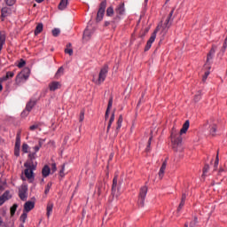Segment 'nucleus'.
<instances>
[{
	"label": "nucleus",
	"mask_w": 227,
	"mask_h": 227,
	"mask_svg": "<svg viewBox=\"0 0 227 227\" xmlns=\"http://www.w3.org/2000/svg\"><path fill=\"white\" fill-rule=\"evenodd\" d=\"M189 121H185V122L183 124L180 133H178V130L176 129L175 127L172 128L170 133V140L172 143V149L174 150V152H184V147L182 146V134L187 133V130H189Z\"/></svg>",
	"instance_id": "obj_1"
},
{
	"label": "nucleus",
	"mask_w": 227,
	"mask_h": 227,
	"mask_svg": "<svg viewBox=\"0 0 227 227\" xmlns=\"http://www.w3.org/2000/svg\"><path fill=\"white\" fill-rule=\"evenodd\" d=\"M36 153H32L28 154L29 160L24 163V166L26 167L25 169V176L28 180H31L32 178H35V173L34 171L36 169V163L33 162L35 159Z\"/></svg>",
	"instance_id": "obj_2"
},
{
	"label": "nucleus",
	"mask_w": 227,
	"mask_h": 227,
	"mask_svg": "<svg viewBox=\"0 0 227 227\" xmlns=\"http://www.w3.org/2000/svg\"><path fill=\"white\" fill-rule=\"evenodd\" d=\"M109 72V66L105 65L99 71L98 78L95 80V78L92 80L95 84L98 86H100L104 81H106V77H107V73Z\"/></svg>",
	"instance_id": "obj_3"
},
{
	"label": "nucleus",
	"mask_w": 227,
	"mask_h": 227,
	"mask_svg": "<svg viewBox=\"0 0 227 227\" xmlns=\"http://www.w3.org/2000/svg\"><path fill=\"white\" fill-rule=\"evenodd\" d=\"M115 13L116 16L114 18L113 21L114 24H118L120 20H121V15H125V4L121 3L117 7L115 8Z\"/></svg>",
	"instance_id": "obj_4"
},
{
	"label": "nucleus",
	"mask_w": 227,
	"mask_h": 227,
	"mask_svg": "<svg viewBox=\"0 0 227 227\" xmlns=\"http://www.w3.org/2000/svg\"><path fill=\"white\" fill-rule=\"evenodd\" d=\"M146 194H148V186L144 185L140 188L138 194L137 205L138 207H145V200H146Z\"/></svg>",
	"instance_id": "obj_5"
},
{
	"label": "nucleus",
	"mask_w": 227,
	"mask_h": 227,
	"mask_svg": "<svg viewBox=\"0 0 227 227\" xmlns=\"http://www.w3.org/2000/svg\"><path fill=\"white\" fill-rule=\"evenodd\" d=\"M106 8H107V1L104 0L99 4V9L98 11L97 18H96L97 22H100V20L104 19V15L106 13Z\"/></svg>",
	"instance_id": "obj_6"
},
{
	"label": "nucleus",
	"mask_w": 227,
	"mask_h": 227,
	"mask_svg": "<svg viewBox=\"0 0 227 227\" xmlns=\"http://www.w3.org/2000/svg\"><path fill=\"white\" fill-rule=\"evenodd\" d=\"M31 74V69H29V67H25L22 69V71L17 74L16 76V81L20 82V81H22V79H24V81H27V79H29V75Z\"/></svg>",
	"instance_id": "obj_7"
},
{
	"label": "nucleus",
	"mask_w": 227,
	"mask_h": 227,
	"mask_svg": "<svg viewBox=\"0 0 227 227\" xmlns=\"http://www.w3.org/2000/svg\"><path fill=\"white\" fill-rule=\"evenodd\" d=\"M38 103V99H30L26 106V109L22 112V116H24V114H29V113H31V111H33V107H35V106H36V104Z\"/></svg>",
	"instance_id": "obj_8"
},
{
	"label": "nucleus",
	"mask_w": 227,
	"mask_h": 227,
	"mask_svg": "<svg viewBox=\"0 0 227 227\" xmlns=\"http://www.w3.org/2000/svg\"><path fill=\"white\" fill-rule=\"evenodd\" d=\"M19 198L21 201H26L27 200V185L23 184L19 189Z\"/></svg>",
	"instance_id": "obj_9"
},
{
	"label": "nucleus",
	"mask_w": 227,
	"mask_h": 227,
	"mask_svg": "<svg viewBox=\"0 0 227 227\" xmlns=\"http://www.w3.org/2000/svg\"><path fill=\"white\" fill-rule=\"evenodd\" d=\"M14 155L16 157H19L20 155V132L17 133V136H16Z\"/></svg>",
	"instance_id": "obj_10"
},
{
	"label": "nucleus",
	"mask_w": 227,
	"mask_h": 227,
	"mask_svg": "<svg viewBox=\"0 0 227 227\" xmlns=\"http://www.w3.org/2000/svg\"><path fill=\"white\" fill-rule=\"evenodd\" d=\"M122 123H123V115L121 114L116 122V129L114 132V137H116V136H118V132H120V129H121Z\"/></svg>",
	"instance_id": "obj_11"
},
{
	"label": "nucleus",
	"mask_w": 227,
	"mask_h": 227,
	"mask_svg": "<svg viewBox=\"0 0 227 227\" xmlns=\"http://www.w3.org/2000/svg\"><path fill=\"white\" fill-rule=\"evenodd\" d=\"M167 166H168V161L167 160L163 161V163L160 168L159 174H158L160 180H162V178H164V173H166Z\"/></svg>",
	"instance_id": "obj_12"
},
{
	"label": "nucleus",
	"mask_w": 227,
	"mask_h": 227,
	"mask_svg": "<svg viewBox=\"0 0 227 227\" xmlns=\"http://www.w3.org/2000/svg\"><path fill=\"white\" fill-rule=\"evenodd\" d=\"M33 208H35V202L34 201H27L24 204V212H31L33 210Z\"/></svg>",
	"instance_id": "obj_13"
},
{
	"label": "nucleus",
	"mask_w": 227,
	"mask_h": 227,
	"mask_svg": "<svg viewBox=\"0 0 227 227\" xmlns=\"http://www.w3.org/2000/svg\"><path fill=\"white\" fill-rule=\"evenodd\" d=\"M50 91H56V90H59L61 88V82H52L49 84Z\"/></svg>",
	"instance_id": "obj_14"
},
{
	"label": "nucleus",
	"mask_w": 227,
	"mask_h": 227,
	"mask_svg": "<svg viewBox=\"0 0 227 227\" xmlns=\"http://www.w3.org/2000/svg\"><path fill=\"white\" fill-rule=\"evenodd\" d=\"M118 188V176H114L113 179L112 184V195L114 196L116 194V189Z\"/></svg>",
	"instance_id": "obj_15"
},
{
	"label": "nucleus",
	"mask_w": 227,
	"mask_h": 227,
	"mask_svg": "<svg viewBox=\"0 0 227 227\" xmlns=\"http://www.w3.org/2000/svg\"><path fill=\"white\" fill-rule=\"evenodd\" d=\"M155 42V34L152 35L151 37L149 38V40L147 41V43L145 47V51L146 52V51H150V49H152V43H153Z\"/></svg>",
	"instance_id": "obj_16"
},
{
	"label": "nucleus",
	"mask_w": 227,
	"mask_h": 227,
	"mask_svg": "<svg viewBox=\"0 0 227 227\" xmlns=\"http://www.w3.org/2000/svg\"><path fill=\"white\" fill-rule=\"evenodd\" d=\"M112 107H113V98H110L108 101L107 108L105 114L106 121H107V120L109 119V112L111 111Z\"/></svg>",
	"instance_id": "obj_17"
},
{
	"label": "nucleus",
	"mask_w": 227,
	"mask_h": 227,
	"mask_svg": "<svg viewBox=\"0 0 227 227\" xmlns=\"http://www.w3.org/2000/svg\"><path fill=\"white\" fill-rule=\"evenodd\" d=\"M215 54V46H212L211 50L207 55V63H210V60L213 59L214 55Z\"/></svg>",
	"instance_id": "obj_18"
},
{
	"label": "nucleus",
	"mask_w": 227,
	"mask_h": 227,
	"mask_svg": "<svg viewBox=\"0 0 227 227\" xmlns=\"http://www.w3.org/2000/svg\"><path fill=\"white\" fill-rule=\"evenodd\" d=\"M187 200V194L183 193L181 197V202L177 207V212H180L182 208H184V205H185V200Z\"/></svg>",
	"instance_id": "obj_19"
},
{
	"label": "nucleus",
	"mask_w": 227,
	"mask_h": 227,
	"mask_svg": "<svg viewBox=\"0 0 227 227\" xmlns=\"http://www.w3.org/2000/svg\"><path fill=\"white\" fill-rule=\"evenodd\" d=\"M42 175H43V178H47V176H49V175H51V168L49 167V165H45L43 168Z\"/></svg>",
	"instance_id": "obj_20"
},
{
	"label": "nucleus",
	"mask_w": 227,
	"mask_h": 227,
	"mask_svg": "<svg viewBox=\"0 0 227 227\" xmlns=\"http://www.w3.org/2000/svg\"><path fill=\"white\" fill-rule=\"evenodd\" d=\"M6 43V35L4 33L0 32V52L3 51V44Z\"/></svg>",
	"instance_id": "obj_21"
},
{
	"label": "nucleus",
	"mask_w": 227,
	"mask_h": 227,
	"mask_svg": "<svg viewBox=\"0 0 227 227\" xmlns=\"http://www.w3.org/2000/svg\"><path fill=\"white\" fill-rule=\"evenodd\" d=\"M114 121V112L112 113L111 117L109 119L107 129H106V134H109V130L111 129V126L113 125Z\"/></svg>",
	"instance_id": "obj_22"
},
{
	"label": "nucleus",
	"mask_w": 227,
	"mask_h": 227,
	"mask_svg": "<svg viewBox=\"0 0 227 227\" xmlns=\"http://www.w3.org/2000/svg\"><path fill=\"white\" fill-rule=\"evenodd\" d=\"M72 43H67V48L64 50L65 54H68L69 56H73L74 55V50L72 48Z\"/></svg>",
	"instance_id": "obj_23"
},
{
	"label": "nucleus",
	"mask_w": 227,
	"mask_h": 227,
	"mask_svg": "<svg viewBox=\"0 0 227 227\" xmlns=\"http://www.w3.org/2000/svg\"><path fill=\"white\" fill-rule=\"evenodd\" d=\"M67 6H68V0H61L59 4V10H66Z\"/></svg>",
	"instance_id": "obj_24"
},
{
	"label": "nucleus",
	"mask_w": 227,
	"mask_h": 227,
	"mask_svg": "<svg viewBox=\"0 0 227 227\" xmlns=\"http://www.w3.org/2000/svg\"><path fill=\"white\" fill-rule=\"evenodd\" d=\"M42 31H43V24L38 23L35 30V35L37 36V35H40Z\"/></svg>",
	"instance_id": "obj_25"
},
{
	"label": "nucleus",
	"mask_w": 227,
	"mask_h": 227,
	"mask_svg": "<svg viewBox=\"0 0 227 227\" xmlns=\"http://www.w3.org/2000/svg\"><path fill=\"white\" fill-rule=\"evenodd\" d=\"M63 74H65V68L63 67H60L55 74V79H59V77H61Z\"/></svg>",
	"instance_id": "obj_26"
},
{
	"label": "nucleus",
	"mask_w": 227,
	"mask_h": 227,
	"mask_svg": "<svg viewBox=\"0 0 227 227\" xmlns=\"http://www.w3.org/2000/svg\"><path fill=\"white\" fill-rule=\"evenodd\" d=\"M2 199L4 200V202L8 201V200L12 199V195H10V191H5L2 196Z\"/></svg>",
	"instance_id": "obj_27"
},
{
	"label": "nucleus",
	"mask_w": 227,
	"mask_h": 227,
	"mask_svg": "<svg viewBox=\"0 0 227 227\" xmlns=\"http://www.w3.org/2000/svg\"><path fill=\"white\" fill-rule=\"evenodd\" d=\"M52 208H54V205L52 203H49L47 205V207H46V210H47L46 215H47V217H51V214L52 213Z\"/></svg>",
	"instance_id": "obj_28"
},
{
	"label": "nucleus",
	"mask_w": 227,
	"mask_h": 227,
	"mask_svg": "<svg viewBox=\"0 0 227 227\" xmlns=\"http://www.w3.org/2000/svg\"><path fill=\"white\" fill-rule=\"evenodd\" d=\"M215 132H217V124H212L210 126L209 133L211 136H215Z\"/></svg>",
	"instance_id": "obj_29"
},
{
	"label": "nucleus",
	"mask_w": 227,
	"mask_h": 227,
	"mask_svg": "<svg viewBox=\"0 0 227 227\" xmlns=\"http://www.w3.org/2000/svg\"><path fill=\"white\" fill-rule=\"evenodd\" d=\"M42 125H43V123L36 122L34 125L29 127V130H36V129H40V127H42Z\"/></svg>",
	"instance_id": "obj_30"
},
{
	"label": "nucleus",
	"mask_w": 227,
	"mask_h": 227,
	"mask_svg": "<svg viewBox=\"0 0 227 227\" xmlns=\"http://www.w3.org/2000/svg\"><path fill=\"white\" fill-rule=\"evenodd\" d=\"M169 29V26L167 25H161V33H162V36H166V34L168 33Z\"/></svg>",
	"instance_id": "obj_31"
},
{
	"label": "nucleus",
	"mask_w": 227,
	"mask_h": 227,
	"mask_svg": "<svg viewBox=\"0 0 227 227\" xmlns=\"http://www.w3.org/2000/svg\"><path fill=\"white\" fill-rule=\"evenodd\" d=\"M83 38H86V40H90V38H91V32H90L88 28L83 32Z\"/></svg>",
	"instance_id": "obj_32"
},
{
	"label": "nucleus",
	"mask_w": 227,
	"mask_h": 227,
	"mask_svg": "<svg viewBox=\"0 0 227 227\" xmlns=\"http://www.w3.org/2000/svg\"><path fill=\"white\" fill-rule=\"evenodd\" d=\"M106 15L107 17H113V15H114V9L113 7H108L106 9Z\"/></svg>",
	"instance_id": "obj_33"
},
{
	"label": "nucleus",
	"mask_w": 227,
	"mask_h": 227,
	"mask_svg": "<svg viewBox=\"0 0 227 227\" xmlns=\"http://www.w3.org/2000/svg\"><path fill=\"white\" fill-rule=\"evenodd\" d=\"M8 7H4L1 10V17L4 18V17H8Z\"/></svg>",
	"instance_id": "obj_34"
},
{
	"label": "nucleus",
	"mask_w": 227,
	"mask_h": 227,
	"mask_svg": "<svg viewBox=\"0 0 227 227\" xmlns=\"http://www.w3.org/2000/svg\"><path fill=\"white\" fill-rule=\"evenodd\" d=\"M153 132L151 131V137H149V140H148V144H147V147H146V152H150V146L152 145V139H153Z\"/></svg>",
	"instance_id": "obj_35"
},
{
	"label": "nucleus",
	"mask_w": 227,
	"mask_h": 227,
	"mask_svg": "<svg viewBox=\"0 0 227 227\" xmlns=\"http://www.w3.org/2000/svg\"><path fill=\"white\" fill-rule=\"evenodd\" d=\"M13 75H15V73H13V72H7L6 75L2 78V81H8V78L9 77L12 78V77H13Z\"/></svg>",
	"instance_id": "obj_36"
},
{
	"label": "nucleus",
	"mask_w": 227,
	"mask_h": 227,
	"mask_svg": "<svg viewBox=\"0 0 227 227\" xmlns=\"http://www.w3.org/2000/svg\"><path fill=\"white\" fill-rule=\"evenodd\" d=\"M190 227H198V216H194L193 221L190 223Z\"/></svg>",
	"instance_id": "obj_37"
},
{
	"label": "nucleus",
	"mask_w": 227,
	"mask_h": 227,
	"mask_svg": "<svg viewBox=\"0 0 227 227\" xmlns=\"http://www.w3.org/2000/svg\"><path fill=\"white\" fill-rule=\"evenodd\" d=\"M201 100V90H199L198 93L194 96V102H200Z\"/></svg>",
	"instance_id": "obj_38"
},
{
	"label": "nucleus",
	"mask_w": 227,
	"mask_h": 227,
	"mask_svg": "<svg viewBox=\"0 0 227 227\" xmlns=\"http://www.w3.org/2000/svg\"><path fill=\"white\" fill-rule=\"evenodd\" d=\"M19 205L13 204L12 207H11V215H15V212H17Z\"/></svg>",
	"instance_id": "obj_39"
},
{
	"label": "nucleus",
	"mask_w": 227,
	"mask_h": 227,
	"mask_svg": "<svg viewBox=\"0 0 227 227\" xmlns=\"http://www.w3.org/2000/svg\"><path fill=\"white\" fill-rule=\"evenodd\" d=\"M51 187H52V182H49L45 187L44 194H49V191H51Z\"/></svg>",
	"instance_id": "obj_40"
},
{
	"label": "nucleus",
	"mask_w": 227,
	"mask_h": 227,
	"mask_svg": "<svg viewBox=\"0 0 227 227\" xmlns=\"http://www.w3.org/2000/svg\"><path fill=\"white\" fill-rule=\"evenodd\" d=\"M51 33L53 36H59V33H61V30H59V28H54Z\"/></svg>",
	"instance_id": "obj_41"
},
{
	"label": "nucleus",
	"mask_w": 227,
	"mask_h": 227,
	"mask_svg": "<svg viewBox=\"0 0 227 227\" xmlns=\"http://www.w3.org/2000/svg\"><path fill=\"white\" fill-rule=\"evenodd\" d=\"M26 219H27V213L24 211L23 214L20 215V221H22V223H26Z\"/></svg>",
	"instance_id": "obj_42"
},
{
	"label": "nucleus",
	"mask_w": 227,
	"mask_h": 227,
	"mask_svg": "<svg viewBox=\"0 0 227 227\" xmlns=\"http://www.w3.org/2000/svg\"><path fill=\"white\" fill-rule=\"evenodd\" d=\"M25 66H26V60L21 59L18 64V68H23V67Z\"/></svg>",
	"instance_id": "obj_43"
},
{
	"label": "nucleus",
	"mask_w": 227,
	"mask_h": 227,
	"mask_svg": "<svg viewBox=\"0 0 227 227\" xmlns=\"http://www.w3.org/2000/svg\"><path fill=\"white\" fill-rule=\"evenodd\" d=\"M27 150H29V145H27V144H23L22 145V152H23V153H27Z\"/></svg>",
	"instance_id": "obj_44"
},
{
	"label": "nucleus",
	"mask_w": 227,
	"mask_h": 227,
	"mask_svg": "<svg viewBox=\"0 0 227 227\" xmlns=\"http://www.w3.org/2000/svg\"><path fill=\"white\" fill-rule=\"evenodd\" d=\"M7 6H13L15 4L16 0H4Z\"/></svg>",
	"instance_id": "obj_45"
},
{
	"label": "nucleus",
	"mask_w": 227,
	"mask_h": 227,
	"mask_svg": "<svg viewBox=\"0 0 227 227\" xmlns=\"http://www.w3.org/2000/svg\"><path fill=\"white\" fill-rule=\"evenodd\" d=\"M208 169H210V166L208 164H205L203 168V176H205L206 173H208Z\"/></svg>",
	"instance_id": "obj_46"
},
{
	"label": "nucleus",
	"mask_w": 227,
	"mask_h": 227,
	"mask_svg": "<svg viewBox=\"0 0 227 227\" xmlns=\"http://www.w3.org/2000/svg\"><path fill=\"white\" fill-rule=\"evenodd\" d=\"M208 75H210V71H206L202 77L203 82H205L207 81V79L208 78Z\"/></svg>",
	"instance_id": "obj_47"
},
{
	"label": "nucleus",
	"mask_w": 227,
	"mask_h": 227,
	"mask_svg": "<svg viewBox=\"0 0 227 227\" xmlns=\"http://www.w3.org/2000/svg\"><path fill=\"white\" fill-rule=\"evenodd\" d=\"M217 166H219V151H217L216 158L215 160V168H217Z\"/></svg>",
	"instance_id": "obj_48"
},
{
	"label": "nucleus",
	"mask_w": 227,
	"mask_h": 227,
	"mask_svg": "<svg viewBox=\"0 0 227 227\" xmlns=\"http://www.w3.org/2000/svg\"><path fill=\"white\" fill-rule=\"evenodd\" d=\"M59 176H60L61 178H64V177H65V165L62 166V168H61L60 171H59Z\"/></svg>",
	"instance_id": "obj_49"
},
{
	"label": "nucleus",
	"mask_w": 227,
	"mask_h": 227,
	"mask_svg": "<svg viewBox=\"0 0 227 227\" xmlns=\"http://www.w3.org/2000/svg\"><path fill=\"white\" fill-rule=\"evenodd\" d=\"M204 68L206 69V70H207V72H210V68H212V67L210 66V62H208V63H205L204 64Z\"/></svg>",
	"instance_id": "obj_50"
},
{
	"label": "nucleus",
	"mask_w": 227,
	"mask_h": 227,
	"mask_svg": "<svg viewBox=\"0 0 227 227\" xmlns=\"http://www.w3.org/2000/svg\"><path fill=\"white\" fill-rule=\"evenodd\" d=\"M79 121H80V122L84 121V111H81Z\"/></svg>",
	"instance_id": "obj_51"
},
{
	"label": "nucleus",
	"mask_w": 227,
	"mask_h": 227,
	"mask_svg": "<svg viewBox=\"0 0 227 227\" xmlns=\"http://www.w3.org/2000/svg\"><path fill=\"white\" fill-rule=\"evenodd\" d=\"M159 29H160V26H158L152 35H154V38H157V33H159Z\"/></svg>",
	"instance_id": "obj_52"
},
{
	"label": "nucleus",
	"mask_w": 227,
	"mask_h": 227,
	"mask_svg": "<svg viewBox=\"0 0 227 227\" xmlns=\"http://www.w3.org/2000/svg\"><path fill=\"white\" fill-rule=\"evenodd\" d=\"M56 169H57L56 163H52L51 164V171H52V173H56Z\"/></svg>",
	"instance_id": "obj_53"
},
{
	"label": "nucleus",
	"mask_w": 227,
	"mask_h": 227,
	"mask_svg": "<svg viewBox=\"0 0 227 227\" xmlns=\"http://www.w3.org/2000/svg\"><path fill=\"white\" fill-rule=\"evenodd\" d=\"M0 227H6V224L3 221V217L0 216Z\"/></svg>",
	"instance_id": "obj_54"
},
{
	"label": "nucleus",
	"mask_w": 227,
	"mask_h": 227,
	"mask_svg": "<svg viewBox=\"0 0 227 227\" xmlns=\"http://www.w3.org/2000/svg\"><path fill=\"white\" fill-rule=\"evenodd\" d=\"M171 20L169 19V18H167V20H165V23L163 24L164 26H171V24H169V21H170Z\"/></svg>",
	"instance_id": "obj_55"
},
{
	"label": "nucleus",
	"mask_w": 227,
	"mask_h": 227,
	"mask_svg": "<svg viewBox=\"0 0 227 227\" xmlns=\"http://www.w3.org/2000/svg\"><path fill=\"white\" fill-rule=\"evenodd\" d=\"M173 13H175V9H172L168 16V19H169L170 20H171V17H173Z\"/></svg>",
	"instance_id": "obj_56"
},
{
	"label": "nucleus",
	"mask_w": 227,
	"mask_h": 227,
	"mask_svg": "<svg viewBox=\"0 0 227 227\" xmlns=\"http://www.w3.org/2000/svg\"><path fill=\"white\" fill-rule=\"evenodd\" d=\"M40 146L39 145H35V147H34V150H35V152H34V153H36V152H39L40 151Z\"/></svg>",
	"instance_id": "obj_57"
},
{
	"label": "nucleus",
	"mask_w": 227,
	"mask_h": 227,
	"mask_svg": "<svg viewBox=\"0 0 227 227\" xmlns=\"http://www.w3.org/2000/svg\"><path fill=\"white\" fill-rule=\"evenodd\" d=\"M4 200L0 196V207H2V205H4Z\"/></svg>",
	"instance_id": "obj_58"
},
{
	"label": "nucleus",
	"mask_w": 227,
	"mask_h": 227,
	"mask_svg": "<svg viewBox=\"0 0 227 227\" xmlns=\"http://www.w3.org/2000/svg\"><path fill=\"white\" fill-rule=\"evenodd\" d=\"M110 24H114V22L112 21H106L105 22V26L107 27V26H110Z\"/></svg>",
	"instance_id": "obj_59"
},
{
	"label": "nucleus",
	"mask_w": 227,
	"mask_h": 227,
	"mask_svg": "<svg viewBox=\"0 0 227 227\" xmlns=\"http://www.w3.org/2000/svg\"><path fill=\"white\" fill-rule=\"evenodd\" d=\"M145 97V94H142V98L139 99L137 105V107H139V106H141V99L144 98Z\"/></svg>",
	"instance_id": "obj_60"
},
{
	"label": "nucleus",
	"mask_w": 227,
	"mask_h": 227,
	"mask_svg": "<svg viewBox=\"0 0 227 227\" xmlns=\"http://www.w3.org/2000/svg\"><path fill=\"white\" fill-rule=\"evenodd\" d=\"M3 78H0V91H3V84L1 82H3Z\"/></svg>",
	"instance_id": "obj_61"
},
{
	"label": "nucleus",
	"mask_w": 227,
	"mask_h": 227,
	"mask_svg": "<svg viewBox=\"0 0 227 227\" xmlns=\"http://www.w3.org/2000/svg\"><path fill=\"white\" fill-rule=\"evenodd\" d=\"M43 145V140L40 139L39 140V144L37 146H40V148H42V145Z\"/></svg>",
	"instance_id": "obj_62"
},
{
	"label": "nucleus",
	"mask_w": 227,
	"mask_h": 227,
	"mask_svg": "<svg viewBox=\"0 0 227 227\" xmlns=\"http://www.w3.org/2000/svg\"><path fill=\"white\" fill-rule=\"evenodd\" d=\"M223 49H226V48H227V41H226V39L224 40V43H223Z\"/></svg>",
	"instance_id": "obj_63"
},
{
	"label": "nucleus",
	"mask_w": 227,
	"mask_h": 227,
	"mask_svg": "<svg viewBox=\"0 0 227 227\" xmlns=\"http://www.w3.org/2000/svg\"><path fill=\"white\" fill-rule=\"evenodd\" d=\"M149 31H150V28H148V27L145 28V35H146V33H148Z\"/></svg>",
	"instance_id": "obj_64"
}]
</instances>
